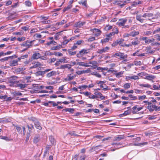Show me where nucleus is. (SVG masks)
<instances>
[{
  "label": "nucleus",
  "mask_w": 160,
  "mask_h": 160,
  "mask_svg": "<svg viewBox=\"0 0 160 160\" xmlns=\"http://www.w3.org/2000/svg\"><path fill=\"white\" fill-rule=\"evenodd\" d=\"M16 86L19 87L21 89H23V88L26 87L28 85V84H22V83H18L16 84Z\"/></svg>",
  "instance_id": "nucleus-16"
},
{
  "label": "nucleus",
  "mask_w": 160,
  "mask_h": 160,
  "mask_svg": "<svg viewBox=\"0 0 160 160\" xmlns=\"http://www.w3.org/2000/svg\"><path fill=\"white\" fill-rule=\"evenodd\" d=\"M52 21L50 20L43 21H42V22L43 24L50 23Z\"/></svg>",
  "instance_id": "nucleus-62"
},
{
  "label": "nucleus",
  "mask_w": 160,
  "mask_h": 160,
  "mask_svg": "<svg viewBox=\"0 0 160 160\" xmlns=\"http://www.w3.org/2000/svg\"><path fill=\"white\" fill-rule=\"evenodd\" d=\"M146 98L145 95H143L142 96H140L138 97V99L140 100H142Z\"/></svg>",
  "instance_id": "nucleus-47"
},
{
  "label": "nucleus",
  "mask_w": 160,
  "mask_h": 160,
  "mask_svg": "<svg viewBox=\"0 0 160 160\" xmlns=\"http://www.w3.org/2000/svg\"><path fill=\"white\" fill-rule=\"evenodd\" d=\"M31 64H30L31 66L30 67V68H35L41 66L42 64L38 62H36L34 61H30Z\"/></svg>",
  "instance_id": "nucleus-4"
},
{
  "label": "nucleus",
  "mask_w": 160,
  "mask_h": 160,
  "mask_svg": "<svg viewBox=\"0 0 160 160\" xmlns=\"http://www.w3.org/2000/svg\"><path fill=\"white\" fill-rule=\"evenodd\" d=\"M12 125L16 128L17 132H18L20 133H21V132H22V128L19 126L18 125H15L13 124H12Z\"/></svg>",
  "instance_id": "nucleus-26"
},
{
  "label": "nucleus",
  "mask_w": 160,
  "mask_h": 160,
  "mask_svg": "<svg viewBox=\"0 0 160 160\" xmlns=\"http://www.w3.org/2000/svg\"><path fill=\"white\" fill-rule=\"evenodd\" d=\"M113 57L118 56L121 58L124 59L126 58L127 55L124 53L119 52L116 53L113 55Z\"/></svg>",
  "instance_id": "nucleus-7"
},
{
  "label": "nucleus",
  "mask_w": 160,
  "mask_h": 160,
  "mask_svg": "<svg viewBox=\"0 0 160 160\" xmlns=\"http://www.w3.org/2000/svg\"><path fill=\"white\" fill-rule=\"evenodd\" d=\"M67 21L64 20H62L61 22H58L56 23V24L58 25H63L64 23H66Z\"/></svg>",
  "instance_id": "nucleus-35"
},
{
  "label": "nucleus",
  "mask_w": 160,
  "mask_h": 160,
  "mask_svg": "<svg viewBox=\"0 0 160 160\" xmlns=\"http://www.w3.org/2000/svg\"><path fill=\"white\" fill-rule=\"evenodd\" d=\"M126 3V1H124L123 2L121 1H117L116 2V4L119 5L121 8H122L124 6Z\"/></svg>",
  "instance_id": "nucleus-17"
},
{
  "label": "nucleus",
  "mask_w": 160,
  "mask_h": 160,
  "mask_svg": "<svg viewBox=\"0 0 160 160\" xmlns=\"http://www.w3.org/2000/svg\"><path fill=\"white\" fill-rule=\"evenodd\" d=\"M88 87V86L84 85L80 86L78 87V88L80 89H85Z\"/></svg>",
  "instance_id": "nucleus-56"
},
{
  "label": "nucleus",
  "mask_w": 160,
  "mask_h": 160,
  "mask_svg": "<svg viewBox=\"0 0 160 160\" xmlns=\"http://www.w3.org/2000/svg\"><path fill=\"white\" fill-rule=\"evenodd\" d=\"M153 16V14L151 13H147V17H148V19L150 20L151 18H150L152 17Z\"/></svg>",
  "instance_id": "nucleus-49"
},
{
  "label": "nucleus",
  "mask_w": 160,
  "mask_h": 160,
  "mask_svg": "<svg viewBox=\"0 0 160 160\" xmlns=\"http://www.w3.org/2000/svg\"><path fill=\"white\" fill-rule=\"evenodd\" d=\"M155 37L157 40L160 41V36L159 34H156L155 35Z\"/></svg>",
  "instance_id": "nucleus-64"
},
{
  "label": "nucleus",
  "mask_w": 160,
  "mask_h": 160,
  "mask_svg": "<svg viewBox=\"0 0 160 160\" xmlns=\"http://www.w3.org/2000/svg\"><path fill=\"white\" fill-rule=\"evenodd\" d=\"M56 73V72L54 71H52L47 74V77L48 78H50L51 76L55 75Z\"/></svg>",
  "instance_id": "nucleus-29"
},
{
  "label": "nucleus",
  "mask_w": 160,
  "mask_h": 160,
  "mask_svg": "<svg viewBox=\"0 0 160 160\" xmlns=\"http://www.w3.org/2000/svg\"><path fill=\"white\" fill-rule=\"evenodd\" d=\"M130 114H131V111H129L128 110H127V111H125L123 114H121V115L125 116H126Z\"/></svg>",
  "instance_id": "nucleus-39"
},
{
  "label": "nucleus",
  "mask_w": 160,
  "mask_h": 160,
  "mask_svg": "<svg viewBox=\"0 0 160 160\" xmlns=\"http://www.w3.org/2000/svg\"><path fill=\"white\" fill-rule=\"evenodd\" d=\"M142 109V107H139L137 108L136 106H134L132 108V112L133 114H136L137 113V112H138L141 110Z\"/></svg>",
  "instance_id": "nucleus-10"
},
{
  "label": "nucleus",
  "mask_w": 160,
  "mask_h": 160,
  "mask_svg": "<svg viewBox=\"0 0 160 160\" xmlns=\"http://www.w3.org/2000/svg\"><path fill=\"white\" fill-rule=\"evenodd\" d=\"M84 42V41L80 40L77 41L76 43H75L77 45H79L81 44L82 43H83Z\"/></svg>",
  "instance_id": "nucleus-60"
},
{
  "label": "nucleus",
  "mask_w": 160,
  "mask_h": 160,
  "mask_svg": "<svg viewBox=\"0 0 160 160\" xmlns=\"http://www.w3.org/2000/svg\"><path fill=\"white\" fill-rule=\"evenodd\" d=\"M139 85L140 86H143L144 87L149 88L151 87V85L148 84H139Z\"/></svg>",
  "instance_id": "nucleus-44"
},
{
  "label": "nucleus",
  "mask_w": 160,
  "mask_h": 160,
  "mask_svg": "<svg viewBox=\"0 0 160 160\" xmlns=\"http://www.w3.org/2000/svg\"><path fill=\"white\" fill-rule=\"evenodd\" d=\"M139 43V41L136 38V40L134 41H133L132 42V45H137Z\"/></svg>",
  "instance_id": "nucleus-32"
},
{
  "label": "nucleus",
  "mask_w": 160,
  "mask_h": 160,
  "mask_svg": "<svg viewBox=\"0 0 160 160\" xmlns=\"http://www.w3.org/2000/svg\"><path fill=\"white\" fill-rule=\"evenodd\" d=\"M124 41V40L123 39H119L117 40V43L118 44H119L120 45L124 46V44H123V42Z\"/></svg>",
  "instance_id": "nucleus-27"
},
{
  "label": "nucleus",
  "mask_w": 160,
  "mask_h": 160,
  "mask_svg": "<svg viewBox=\"0 0 160 160\" xmlns=\"http://www.w3.org/2000/svg\"><path fill=\"white\" fill-rule=\"evenodd\" d=\"M28 56V54H26L24 55L21 56L20 58H19L18 59L19 60H20L21 59H24L27 58Z\"/></svg>",
  "instance_id": "nucleus-59"
},
{
  "label": "nucleus",
  "mask_w": 160,
  "mask_h": 160,
  "mask_svg": "<svg viewBox=\"0 0 160 160\" xmlns=\"http://www.w3.org/2000/svg\"><path fill=\"white\" fill-rule=\"evenodd\" d=\"M85 23V22H79L75 24L74 27L78 28H80L83 26Z\"/></svg>",
  "instance_id": "nucleus-11"
},
{
  "label": "nucleus",
  "mask_w": 160,
  "mask_h": 160,
  "mask_svg": "<svg viewBox=\"0 0 160 160\" xmlns=\"http://www.w3.org/2000/svg\"><path fill=\"white\" fill-rule=\"evenodd\" d=\"M115 31L114 32H110L109 34L106 35V37L108 38H110V40L112 39V36L114 35L115 34H118V30L117 28H115Z\"/></svg>",
  "instance_id": "nucleus-8"
},
{
  "label": "nucleus",
  "mask_w": 160,
  "mask_h": 160,
  "mask_svg": "<svg viewBox=\"0 0 160 160\" xmlns=\"http://www.w3.org/2000/svg\"><path fill=\"white\" fill-rule=\"evenodd\" d=\"M71 65L70 64H66L65 65H62V68H67L69 69L70 68H71Z\"/></svg>",
  "instance_id": "nucleus-57"
},
{
  "label": "nucleus",
  "mask_w": 160,
  "mask_h": 160,
  "mask_svg": "<svg viewBox=\"0 0 160 160\" xmlns=\"http://www.w3.org/2000/svg\"><path fill=\"white\" fill-rule=\"evenodd\" d=\"M49 140L52 145H54L56 144V141L53 136H49Z\"/></svg>",
  "instance_id": "nucleus-15"
},
{
  "label": "nucleus",
  "mask_w": 160,
  "mask_h": 160,
  "mask_svg": "<svg viewBox=\"0 0 160 160\" xmlns=\"http://www.w3.org/2000/svg\"><path fill=\"white\" fill-rule=\"evenodd\" d=\"M129 78L130 79H133L134 80H137L139 79V77L138 76L133 75L129 77Z\"/></svg>",
  "instance_id": "nucleus-41"
},
{
  "label": "nucleus",
  "mask_w": 160,
  "mask_h": 160,
  "mask_svg": "<svg viewBox=\"0 0 160 160\" xmlns=\"http://www.w3.org/2000/svg\"><path fill=\"white\" fill-rule=\"evenodd\" d=\"M72 50L69 49L68 50V52L69 54L71 55H73L75 54L76 53V52L75 51L72 52Z\"/></svg>",
  "instance_id": "nucleus-43"
},
{
  "label": "nucleus",
  "mask_w": 160,
  "mask_h": 160,
  "mask_svg": "<svg viewBox=\"0 0 160 160\" xmlns=\"http://www.w3.org/2000/svg\"><path fill=\"white\" fill-rule=\"evenodd\" d=\"M41 57V54L38 53V52H35L34 53L32 57V59H38Z\"/></svg>",
  "instance_id": "nucleus-12"
},
{
  "label": "nucleus",
  "mask_w": 160,
  "mask_h": 160,
  "mask_svg": "<svg viewBox=\"0 0 160 160\" xmlns=\"http://www.w3.org/2000/svg\"><path fill=\"white\" fill-rule=\"evenodd\" d=\"M141 17L142 16H141L140 15H137L136 16V18L138 21L141 22L142 23L143 22L145 19H144L141 18Z\"/></svg>",
  "instance_id": "nucleus-23"
},
{
  "label": "nucleus",
  "mask_w": 160,
  "mask_h": 160,
  "mask_svg": "<svg viewBox=\"0 0 160 160\" xmlns=\"http://www.w3.org/2000/svg\"><path fill=\"white\" fill-rule=\"evenodd\" d=\"M30 120L34 122V123L36 121H38L36 118L34 117H31L29 118Z\"/></svg>",
  "instance_id": "nucleus-58"
},
{
  "label": "nucleus",
  "mask_w": 160,
  "mask_h": 160,
  "mask_svg": "<svg viewBox=\"0 0 160 160\" xmlns=\"http://www.w3.org/2000/svg\"><path fill=\"white\" fill-rule=\"evenodd\" d=\"M74 78V77L72 75L70 74L69 76H68V78H67V80L68 81H70L72 80Z\"/></svg>",
  "instance_id": "nucleus-51"
},
{
  "label": "nucleus",
  "mask_w": 160,
  "mask_h": 160,
  "mask_svg": "<svg viewBox=\"0 0 160 160\" xmlns=\"http://www.w3.org/2000/svg\"><path fill=\"white\" fill-rule=\"evenodd\" d=\"M89 51V49H83L79 52L77 54V56L79 58L83 57L84 55L88 53Z\"/></svg>",
  "instance_id": "nucleus-3"
},
{
  "label": "nucleus",
  "mask_w": 160,
  "mask_h": 160,
  "mask_svg": "<svg viewBox=\"0 0 160 160\" xmlns=\"http://www.w3.org/2000/svg\"><path fill=\"white\" fill-rule=\"evenodd\" d=\"M50 70V69L45 70L44 71H39L36 72L35 74L37 76L42 75L45 74V73Z\"/></svg>",
  "instance_id": "nucleus-9"
},
{
  "label": "nucleus",
  "mask_w": 160,
  "mask_h": 160,
  "mask_svg": "<svg viewBox=\"0 0 160 160\" xmlns=\"http://www.w3.org/2000/svg\"><path fill=\"white\" fill-rule=\"evenodd\" d=\"M0 138H1V139L5 140L6 141H9L10 140L9 138L7 137L1 136L0 137Z\"/></svg>",
  "instance_id": "nucleus-52"
},
{
  "label": "nucleus",
  "mask_w": 160,
  "mask_h": 160,
  "mask_svg": "<svg viewBox=\"0 0 160 160\" xmlns=\"http://www.w3.org/2000/svg\"><path fill=\"white\" fill-rule=\"evenodd\" d=\"M130 83H126L123 85V87L125 89H128L130 87Z\"/></svg>",
  "instance_id": "nucleus-40"
},
{
  "label": "nucleus",
  "mask_w": 160,
  "mask_h": 160,
  "mask_svg": "<svg viewBox=\"0 0 160 160\" xmlns=\"http://www.w3.org/2000/svg\"><path fill=\"white\" fill-rule=\"evenodd\" d=\"M74 109L73 108H66L62 110V111L65 112H69L71 113H73Z\"/></svg>",
  "instance_id": "nucleus-22"
},
{
  "label": "nucleus",
  "mask_w": 160,
  "mask_h": 160,
  "mask_svg": "<svg viewBox=\"0 0 160 160\" xmlns=\"http://www.w3.org/2000/svg\"><path fill=\"white\" fill-rule=\"evenodd\" d=\"M35 87H36L38 89H42L44 87V86H43L42 85H41L39 84L36 85L35 86Z\"/></svg>",
  "instance_id": "nucleus-45"
},
{
  "label": "nucleus",
  "mask_w": 160,
  "mask_h": 160,
  "mask_svg": "<svg viewBox=\"0 0 160 160\" xmlns=\"http://www.w3.org/2000/svg\"><path fill=\"white\" fill-rule=\"evenodd\" d=\"M30 41L29 40L27 41L26 42L24 43H23L22 45L25 46V47H28V48L30 46H32L31 43L32 42L34 41Z\"/></svg>",
  "instance_id": "nucleus-13"
},
{
  "label": "nucleus",
  "mask_w": 160,
  "mask_h": 160,
  "mask_svg": "<svg viewBox=\"0 0 160 160\" xmlns=\"http://www.w3.org/2000/svg\"><path fill=\"white\" fill-rule=\"evenodd\" d=\"M105 82L104 81H100L98 82H97V83L98 84H100V86L101 88H103L104 87V85L103 83H104ZM104 85L105 86L106 84H104Z\"/></svg>",
  "instance_id": "nucleus-30"
},
{
  "label": "nucleus",
  "mask_w": 160,
  "mask_h": 160,
  "mask_svg": "<svg viewBox=\"0 0 160 160\" xmlns=\"http://www.w3.org/2000/svg\"><path fill=\"white\" fill-rule=\"evenodd\" d=\"M79 3L80 4H82V5L84 6L85 7L87 6V1L86 0H85L84 2H82V1L79 2Z\"/></svg>",
  "instance_id": "nucleus-53"
},
{
  "label": "nucleus",
  "mask_w": 160,
  "mask_h": 160,
  "mask_svg": "<svg viewBox=\"0 0 160 160\" xmlns=\"http://www.w3.org/2000/svg\"><path fill=\"white\" fill-rule=\"evenodd\" d=\"M26 6L28 7H31L32 5V3L29 1H26L25 2Z\"/></svg>",
  "instance_id": "nucleus-42"
},
{
  "label": "nucleus",
  "mask_w": 160,
  "mask_h": 160,
  "mask_svg": "<svg viewBox=\"0 0 160 160\" xmlns=\"http://www.w3.org/2000/svg\"><path fill=\"white\" fill-rule=\"evenodd\" d=\"M123 72L121 71L120 72H118L116 74V77L117 78H119L121 77L122 75L123 74Z\"/></svg>",
  "instance_id": "nucleus-50"
},
{
  "label": "nucleus",
  "mask_w": 160,
  "mask_h": 160,
  "mask_svg": "<svg viewBox=\"0 0 160 160\" xmlns=\"http://www.w3.org/2000/svg\"><path fill=\"white\" fill-rule=\"evenodd\" d=\"M69 41V40L68 39L65 40L62 42V44H63V45H66V44H67L68 42Z\"/></svg>",
  "instance_id": "nucleus-63"
},
{
  "label": "nucleus",
  "mask_w": 160,
  "mask_h": 160,
  "mask_svg": "<svg viewBox=\"0 0 160 160\" xmlns=\"http://www.w3.org/2000/svg\"><path fill=\"white\" fill-rule=\"evenodd\" d=\"M112 28V26L109 25H107L105 27L106 29L107 30H109L111 29Z\"/></svg>",
  "instance_id": "nucleus-61"
},
{
  "label": "nucleus",
  "mask_w": 160,
  "mask_h": 160,
  "mask_svg": "<svg viewBox=\"0 0 160 160\" xmlns=\"http://www.w3.org/2000/svg\"><path fill=\"white\" fill-rule=\"evenodd\" d=\"M150 112H152L154 110L157 111L160 109V107H158L155 105L152 104L150 105H148L147 107Z\"/></svg>",
  "instance_id": "nucleus-5"
},
{
  "label": "nucleus",
  "mask_w": 160,
  "mask_h": 160,
  "mask_svg": "<svg viewBox=\"0 0 160 160\" xmlns=\"http://www.w3.org/2000/svg\"><path fill=\"white\" fill-rule=\"evenodd\" d=\"M82 93L86 96H88L91 94V93L88 92H83Z\"/></svg>",
  "instance_id": "nucleus-55"
},
{
  "label": "nucleus",
  "mask_w": 160,
  "mask_h": 160,
  "mask_svg": "<svg viewBox=\"0 0 160 160\" xmlns=\"http://www.w3.org/2000/svg\"><path fill=\"white\" fill-rule=\"evenodd\" d=\"M97 62L95 61H93L92 62L90 61L89 62V63L82 62L78 63V64L80 66H85L86 67L91 66L94 68H95L97 67Z\"/></svg>",
  "instance_id": "nucleus-1"
},
{
  "label": "nucleus",
  "mask_w": 160,
  "mask_h": 160,
  "mask_svg": "<svg viewBox=\"0 0 160 160\" xmlns=\"http://www.w3.org/2000/svg\"><path fill=\"white\" fill-rule=\"evenodd\" d=\"M18 61H10L9 62L10 65L11 66H14L18 65Z\"/></svg>",
  "instance_id": "nucleus-24"
},
{
  "label": "nucleus",
  "mask_w": 160,
  "mask_h": 160,
  "mask_svg": "<svg viewBox=\"0 0 160 160\" xmlns=\"http://www.w3.org/2000/svg\"><path fill=\"white\" fill-rule=\"evenodd\" d=\"M68 134L71 135V136H78L77 134H76L74 131H72L70 132H69L68 133Z\"/></svg>",
  "instance_id": "nucleus-46"
},
{
  "label": "nucleus",
  "mask_w": 160,
  "mask_h": 160,
  "mask_svg": "<svg viewBox=\"0 0 160 160\" xmlns=\"http://www.w3.org/2000/svg\"><path fill=\"white\" fill-rule=\"evenodd\" d=\"M27 127L28 128L29 133H30L32 132V130L34 129V127L33 125L32 124H30V125H27Z\"/></svg>",
  "instance_id": "nucleus-21"
},
{
  "label": "nucleus",
  "mask_w": 160,
  "mask_h": 160,
  "mask_svg": "<svg viewBox=\"0 0 160 160\" xmlns=\"http://www.w3.org/2000/svg\"><path fill=\"white\" fill-rule=\"evenodd\" d=\"M61 48H62V45H60L59 46H56L53 47L51 48V50H55L59 49Z\"/></svg>",
  "instance_id": "nucleus-37"
},
{
  "label": "nucleus",
  "mask_w": 160,
  "mask_h": 160,
  "mask_svg": "<svg viewBox=\"0 0 160 160\" xmlns=\"http://www.w3.org/2000/svg\"><path fill=\"white\" fill-rule=\"evenodd\" d=\"M110 49L109 47H106L99 50V52L100 53H103L108 51Z\"/></svg>",
  "instance_id": "nucleus-18"
},
{
  "label": "nucleus",
  "mask_w": 160,
  "mask_h": 160,
  "mask_svg": "<svg viewBox=\"0 0 160 160\" xmlns=\"http://www.w3.org/2000/svg\"><path fill=\"white\" fill-rule=\"evenodd\" d=\"M72 7V5H68V6L65 8L63 9V12H65L67 11L69 9L71 8Z\"/></svg>",
  "instance_id": "nucleus-34"
},
{
  "label": "nucleus",
  "mask_w": 160,
  "mask_h": 160,
  "mask_svg": "<svg viewBox=\"0 0 160 160\" xmlns=\"http://www.w3.org/2000/svg\"><path fill=\"white\" fill-rule=\"evenodd\" d=\"M156 78V77L154 75H148L145 77L144 79L149 80H152V79H154Z\"/></svg>",
  "instance_id": "nucleus-25"
},
{
  "label": "nucleus",
  "mask_w": 160,
  "mask_h": 160,
  "mask_svg": "<svg viewBox=\"0 0 160 160\" xmlns=\"http://www.w3.org/2000/svg\"><path fill=\"white\" fill-rule=\"evenodd\" d=\"M40 138L39 136H35L34 137L33 139V142L34 143H37L39 140Z\"/></svg>",
  "instance_id": "nucleus-36"
},
{
  "label": "nucleus",
  "mask_w": 160,
  "mask_h": 160,
  "mask_svg": "<svg viewBox=\"0 0 160 160\" xmlns=\"http://www.w3.org/2000/svg\"><path fill=\"white\" fill-rule=\"evenodd\" d=\"M34 124L36 128L39 130L42 129V128L41 125L40 123L38 121H36L34 122Z\"/></svg>",
  "instance_id": "nucleus-14"
},
{
  "label": "nucleus",
  "mask_w": 160,
  "mask_h": 160,
  "mask_svg": "<svg viewBox=\"0 0 160 160\" xmlns=\"http://www.w3.org/2000/svg\"><path fill=\"white\" fill-rule=\"evenodd\" d=\"M127 20L125 18L119 19V22H117V25L119 27H122L127 22Z\"/></svg>",
  "instance_id": "nucleus-6"
},
{
  "label": "nucleus",
  "mask_w": 160,
  "mask_h": 160,
  "mask_svg": "<svg viewBox=\"0 0 160 160\" xmlns=\"http://www.w3.org/2000/svg\"><path fill=\"white\" fill-rule=\"evenodd\" d=\"M16 58V56L15 55H14L11 56L4 58L0 59V60H8V59H13Z\"/></svg>",
  "instance_id": "nucleus-20"
},
{
  "label": "nucleus",
  "mask_w": 160,
  "mask_h": 160,
  "mask_svg": "<svg viewBox=\"0 0 160 160\" xmlns=\"http://www.w3.org/2000/svg\"><path fill=\"white\" fill-rule=\"evenodd\" d=\"M14 94L15 96H21L22 93L18 91H16L14 92Z\"/></svg>",
  "instance_id": "nucleus-48"
},
{
  "label": "nucleus",
  "mask_w": 160,
  "mask_h": 160,
  "mask_svg": "<svg viewBox=\"0 0 160 160\" xmlns=\"http://www.w3.org/2000/svg\"><path fill=\"white\" fill-rule=\"evenodd\" d=\"M18 77L17 76H12L8 79L9 82L10 83V86H12L14 85V84H16L19 83L18 81L16 80Z\"/></svg>",
  "instance_id": "nucleus-2"
},
{
  "label": "nucleus",
  "mask_w": 160,
  "mask_h": 160,
  "mask_svg": "<svg viewBox=\"0 0 160 160\" xmlns=\"http://www.w3.org/2000/svg\"><path fill=\"white\" fill-rule=\"evenodd\" d=\"M142 1H138L134 2H133V4L132 5L134 6H136L137 5L142 4Z\"/></svg>",
  "instance_id": "nucleus-31"
},
{
  "label": "nucleus",
  "mask_w": 160,
  "mask_h": 160,
  "mask_svg": "<svg viewBox=\"0 0 160 160\" xmlns=\"http://www.w3.org/2000/svg\"><path fill=\"white\" fill-rule=\"evenodd\" d=\"M148 143V142H144L143 143H134L133 145L134 146H141V145H147Z\"/></svg>",
  "instance_id": "nucleus-33"
},
{
  "label": "nucleus",
  "mask_w": 160,
  "mask_h": 160,
  "mask_svg": "<svg viewBox=\"0 0 160 160\" xmlns=\"http://www.w3.org/2000/svg\"><path fill=\"white\" fill-rule=\"evenodd\" d=\"M139 34V32H138L133 31L132 32H131L129 33V35L131 36H132V37H134L136 35H138Z\"/></svg>",
  "instance_id": "nucleus-28"
},
{
  "label": "nucleus",
  "mask_w": 160,
  "mask_h": 160,
  "mask_svg": "<svg viewBox=\"0 0 160 160\" xmlns=\"http://www.w3.org/2000/svg\"><path fill=\"white\" fill-rule=\"evenodd\" d=\"M124 138V137L123 136L120 135L118 136L117 137H116L114 138V139H113V141H119L123 139Z\"/></svg>",
  "instance_id": "nucleus-19"
},
{
  "label": "nucleus",
  "mask_w": 160,
  "mask_h": 160,
  "mask_svg": "<svg viewBox=\"0 0 160 160\" xmlns=\"http://www.w3.org/2000/svg\"><path fill=\"white\" fill-rule=\"evenodd\" d=\"M35 38H40L42 37V35L41 34L36 33L34 35Z\"/></svg>",
  "instance_id": "nucleus-54"
},
{
  "label": "nucleus",
  "mask_w": 160,
  "mask_h": 160,
  "mask_svg": "<svg viewBox=\"0 0 160 160\" xmlns=\"http://www.w3.org/2000/svg\"><path fill=\"white\" fill-rule=\"evenodd\" d=\"M110 40V38H108L107 37L106 38L102 39L101 42L102 43H104L108 42Z\"/></svg>",
  "instance_id": "nucleus-38"
}]
</instances>
